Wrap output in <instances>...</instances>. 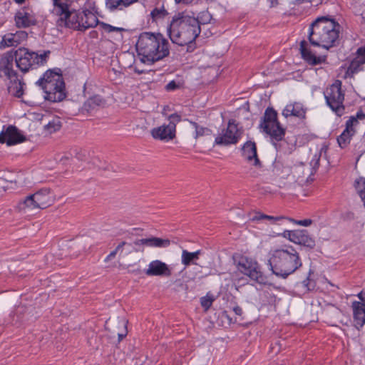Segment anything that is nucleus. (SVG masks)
I'll list each match as a JSON object with an SVG mask.
<instances>
[{
	"mask_svg": "<svg viewBox=\"0 0 365 365\" xmlns=\"http://www.w3.org/2000/svg\"><path fill=\"white\" fill-rule=\"evenodd\" d=\"M141 63L153 65L170 54L169 43L160 33L143 32L136 43Z\"/></svg>",
	"mask_w": 365,
	"mask_h": 365,
	"instance_id": "nucleus-1",
	"label": "nucleus"
},
{
	"mask_svg": "<svg viewBox=\"0 0 365 365\" xmlns=\"http://www.w3.org/2000/svg\"><path fill=\"white\" fill-rule=\"evenodd\" d=\"M302 265L298 252L292 246H284L274 250L268 259V266L272 274L287 279Z\"/></svg>",
	"mask_w": 365,
	"mask_h": 365,
	"instance_id": "nucleus-2",
	"label": "nucleus"
},
{
	"mask_svg": "<svg viewBox=\"0 0 365 365\" xmlns=\"http://www.w3.org/2000/svg\"><path fill=\"white\" fill-rule=\"evenodd\" d=\"M341 26L334 19L327 16L318 17L309 27V41L315 46L327 50L333 47L338 40Z\"/></svg>",
	"mask_w": 365,
	"mask_h": 365,
	"instance_id": "nucleus-3",
	"label": "nucleus"
},
{
	"mask_svg": "<svg viewBox=\"0 0 365 365\" xmlns=\"http://www.w3.org/2000/svg\"><path fill=\"white\" fill-rule=\"evenodd\" d=\"M201 31L195 17L179 13L173 16L169 26L168 33L173 43L183 46L192 43Z\"/></svg>",
	"mask_w": 365,
	"mask_h": 365,
	"instance_id": "nucleus-4",
	"label": "nucleus"
},
{
	"mask_svg": "<svg viewBox=\"0 0 365 365\" xmlns=\"http://www.w3.org/2000/svg\"><path fill=\"white\" fill-rule=\"evenodd\" d=\"M36 83L44 91L47 101L59 102L66 96L65 83L61 74L48 70Z\"/></svg>",
	"mask_w": 365,
	"mask_h": 365,
	"instance_id": "nucleus-5",
	"label": "nucleus"
},
{
	"mask_svg": "<svg viewBox=\"0 0 365 365\" xmlns=\"http://www.w3.org/2000/svg\"><path fill=\"white\" fill-rule=\"evenodd\" d=\"M11 51L16 67L23 73L43 66L51 53L50 51H45L43 53L39 54L26 47H19L16 50Z\"/></svg>",
	"mask_w": 365,
	"mask_h": 365,
	"instance_id": "nucleus-6",
	"label": "nucleus"
},
{
	"mask_svg": "<svg viewBox=\"0 0 365 365\" xmlns=\"http://www.w3.org/2000/svg\"><path fill=\"white\" fill-rule=\"evenodd\" d=\"M263 132L269 135L271 143L278 150V142L282 140L285 135L283 128L277 120V113L272 108H267L259 124Z\"/></svg>",
	"mask_w": 365,
	"mask_h": 365,
	"instance_id": "nucleus-7",
	"label": "nucleus"
},
{
	"mask_svg": "<svg viewBox=\"0 0 365 365\" xmlns=\"http://www.w3.org/2000/svg\"><path fill=\"white\" fill-rule=\"evenodd\" d=\"M54 197L49 188H43L20 201L18 207L21 210L45 209L53 204Z\"/></svg>",
	"mask_w": 365,
	"mask_h": 365,
	"instance_id": "nucleus-8",
	"label": "nucleus"
},
{
	"mask_svg": "<svg viewBox=\"0 0 365 365\" xmlns=\"http://www.w3.org/2000/svg\"><path fill=\"white\" fill-rule=\"evenodd\" d=\"M324 97L329 107L338 115L344 113V93L341 91V82L336 80L324 91Z\"/></svg>",
	"mask_w": 365,
	"mask_h": 365,
	"instance_id": "nucleus-9",
	"label": "nucleus"
},
{
	"mask_svg": "<svg viewBox=\"0 0 365 365\" xmlns=\"http://www.w3.org/2000/svg\"><path fill=\"white\" fill-rule=\"evenodd\" d=\"M236 265L237 270L247 276L251 280L261 284H266V277L261 271V267L256 260L242 256L239 258Z\"/></svg>",
	"mask_w": 365,
	"mask_h": 365,
	"instance_id": "nucleus-10",
	"label": "nucleus"
},
{
	"mask_svg": "<svg viewBox=\"0 0 365 365\" xmlns=\"http://www.w3.org/2000/svg\"><path fill=\"white\" fill-rule=\"evenodd\" d=\"M169 123L151 130L152 137L156 140L169 141L175 137L176 123L180 121V116L176 113L169 116Z\"/></svg>",
	"mask_w": 365,
	"mask_h": 365,
	"instance_id": "nucleus-11",
	"label": "nucleus"
},
{
	"mask_svg": "<svg viewBox=\"0 0 365 365\" xmlns=\"http://www.w3.org/2000/svg\"><path fill=\"white\" fill-rule=\"evenodd\" d=\"M365 114L361 110L357 111L356 115H352L346 122V128L341 134L337 138V143L340 148H346L351 141L352 136L355 134V128L359 124V120H364Z\"/></svg>",
	"mask_w": 365,
	"mask_h": 365,
	"instance_id": "nucleus-12",
	"label": "nucleus"
},
{
	"mask_svg": "<svg viewBox=\"0 0 365 365\" xmlns=\"http://www.w3.org/2000/svg\"><path fill=\"white\" fill-rule=\"evenodd\" d=\"M241 137V132L234 120H230L227 127L223 129L215 140L216 145H229L236 144Z\"/></svg>",
	"mask_w": 365,
	"mask_h": 365,
	"instance_id": "nucleus-13",
	"label": "nucleus"
},
{
	"mask_svg": "<svg viewBox=\"0 0 365 365\" xmlns=\"http://www.w3.org/2000/svg\"><path fill=\"white\" fill-rule=\"evenodd\" d=\"M14 23L18 29H26L37 24L35 13L27 6L18 10L14 15Z\"/></svg>",
	"mask_w": 365,
	"mask_h": 365,
	"instance_id": "nucleus-14",
	"label": "nucleus"
},
{
	"mask_svg": "<svg viewBox=\"0 0 365 365\" xmlns=\"http://www.w3.org/2000/svg\"><path fill=\"white\" fill-rule=\"evenodd\" d=\"M26 140V137L14 125H4L3 130L0 133V143H6L11 146Z\"/></svg>",
	"mask_w": 365,
	"mask_h": 365,
	"instance_id": "nucleus-15",
	"label": "nucleus"
},
{
	"mask_svg": "<svg viewBox=\"0 0 365 365\" xmlns=\"http://www.w3.org/2000/svg\"><path fill=\"white\" fill-rule=\"evenodd\" d=\"M14 54L12 51L4 53L0 57V78L4 81L13 79L18 74L14 69Z\"/></svg>",
	"mask_w": 365,
	"mask_h": 365,
	"instance_id": "nucleus-16",
	"label": "nucleus"
},
{
	"mask_svg": "<svg viewBox=\"0 0 365 365\" xmlns=\"http://www.w3.org/2000/svg\"><path fill=\"white\" fill-rule=\"evenodd\" d=\"M284 236L295 244L309 248H314L315 246V241L309 235L306 230H287Z\"/></svg>",
	"mask_w": 365,
	"mask_h": 365,
	"instance_id": "nucleus-17",
	"label": "nucleus"
},
{
	"mask_svg": "<svg viewBox=\"0 0 365 365\" xmlns=\"http://www.w3.org/2000/svg\"><path fill=\"white\" fill-rule=\"evenodd\" d=\"M28 33L25 31L19 30L16 33H9L2 36L0 41V49L8 47H16L19 44L26 41Z\"/></svg>",
	"mask_w": 365,
	"mask_h": 365,
	"instance_id": "nucleus-18",
	"label": "nucleus"
},
{
	"mask_svg": "<svg viewBox=\"0 0 365 365\" xmlns=\"http://www.w3.org/2000/svg\"><path fill=\"white\" fill-rule=\"evenodd\" d=\"M242 157L257 168H261L262 163L257 156V146L255 142L247 141L242 148Z\"/></svg>",
	"mask_w": 365,
	"mask_h": 365,
	"instance_id": "nucleus-19",
	"label": "nucleus"
},
{
	"mask_svg": "<svg viewBox=\"0 0 365 365\" xmlns=\"http://www.w3.org/2000/svg\"><path fill=\"white\" fill-rule=\"evenodd\" d=\"M148 276L170 277L172 274L169 266L160 260H154L150 262L148 268L145 270Z\"/></svg>",
	"mask_w": 365,
	"mask_h": 365,
	"instance_id": "nucleus-20",
	"label": "nucleus"
},
{
	"mask_svg": "<svg viewBox=\"0 0 365 365\" xmlns=\"http://www.w3.org/2000/svg\"><path fill=\"white\" fill-rule=\"evenodd\" d=\"M300 52L304 60L309 65L316 66L326 62L327 56H317L307 48V43L303 40L300 43Z\"/></svg>",
	"mask_w": 365,
	"mask_h": 365,
	"instance_id": "nucleus-21",
	"label": "nucleus"
},
{
	"mask_svg": "<svg viewBox=\"0 0 365 365\" xmlns=\"http://www.w3.org/2000/svg\"><path fill=\"white\" fill-rule=\"evenodd\" d=\"M79 15V31H85L100 24L98 17L89 10L81 11Z\"/></svg>",
	"mask_w": 365,
	"mask_h": 365,
	"instance_id": "nucleus-22",
	"label": "nucleus"
},
{
	"mask_svg": "<svg viewBox=\"0 0 365 365\" xmlns=\"http://www.w3.org/2000/svg\"><path fill=\"white\" fill-rule=\"evenodd\" d=\"M351 307L355 325L358 329L361 328L365 324V303L354 302Z\"/></svg>",
	"mask_w": 365,
	"mask_h": 365,
	"instance_id": "nucleus-23",
	"label": "nucleus"
},
{
	"mask_svg": "<svg viewBox=\"0 0 365 365\" xmlns=\"http://www.w3.org/2000/svg\"><path fill=\"white\" fill-rule=\"evenodd\" d=\"M134 244L135 245H145L153 247H168L170 245V240L168 239L152 237L149 238L136 240L134 242Z\"/></svg>",
	"mask_w": 365,
	"mask_h": 365,
	"instance_id": "nucleus-24",
	"label": "nucleus"
},
{
	"mask_svg": "<svg viewBox=\"0 0 365 365\" xmlns=\"http://www.w3.org/2000/svg\"><path fill=\"white\" fill-rule=\"evenodd\" d=\"M81 11H70L68 13V16L63 17V19H58V23L60 26H65L66 27L72 28L73 29L79 30L80 23H79V13Z\"/></svg>",
	"mask_w": 365,
	"mask_h": 365,
	"instance_id": "nucleus-25",
	"label": "nucleus"
},
{
	"mask_svg": "<svg viewBox=\"0 0 365 365\" xmlns=\"http://www.w3.org/2000/svg\"><path fill=\"white\" fill-rule=\"evenodd\" d=\"M8 80L9 81L7 88L9 93L16 98H21L24 95L25 83L18 78V74L13 79Z\"/></svg>",
	"mask_w": 365,
	"mask_h": 365,
	"instance_id": "nucleus-26",
	"label": "nucleus"
},
{
	"mask_svg": "<svg viewBox=\"0 0 365 365\" xmlns=\"http://www.w3.org/2000/svg\"><path fill=\"white\" fill-rule=\"evenodd\" d=\"M282 115L285 118H288L289 116L304 118L305 110L304 109L303 106L299 103H291L287 105L282 111Z\"/></svg>",
	"mask_w": 365,
	"mask_h": 365,
	"instance_id": "nucleus-27",
	"label": "nucleus"
},
{
	"mask_svg": "<svg viewBox=\"0 0 365 365\" xmlns=\"http://www.w3.org/2000/svg\"><path fill=\"white\" fill-rule=\"evenodd\" d=\"M138 0H106V6L110 11L123 10Z\"/></svg>",
	"mask_w": 365,
	"mask_h": 365,
	"instance_id": "nucleus-28",
	"label": "nucleus"
},
{
	"mask_svg": "<svg viewBox=\"0 0 365 365\" xmlns=\"http://www.w3.org/2000/svg\"><path fill=\"white\" fill-rule=\"evenodd\" d=\"M53 13L59 16V19H63L68 16L69 10L68 0H53Z\"/></svg>",
	"mask_w": 365,
	"mask_h": 365,
	"instance_id": "nucleus-29",
	"label": "nucleus"
},
{
	"mask_svg": "<svg viewBox=\"0 0 365 365\" xmlns=\"http://www.w3.org/2000/svg\"><path fill=\"white\" fill-rule=\"evenodd\" d=\"M202 254V251L198 250L195 252H190L187 250H182L181 255V262L185 267H188L190 264H196V261L199 259L200 256Z\"/></svg>",
	"mask_w": 365,
	"mask_h": 365,
	"instance_id": "nucleus-30",
	"label": "nucleus"
},
{
	"mask_svg": "<svg viewBox=\"0 0 365 365\" xmlns=\"http://www.w3.org/2000/svg\"><path fill=\"white\" fill-rule=\"evenodd\" d=\"M364 63L356 57L350 62L344 74V78H354L355 74L363 71Z\"/></svg>",
	"mask_w": 365,
	"mask_h": 365,
	"instance_id": "nucleus-31",
	"label": "nucleus"
},
{
	"mask_svg": "<svg viewBox=\"0 0 365 365\" xmlns=\"http://www.w3.org/2000/svg\"><path fill=\"white\" fill-rule=\"evenodd\" d=\"M104 100L100 96H94L89 98L83 104V109L88 113L92 112L98 107L103 106Z\"/></svg>",
	"mask_w": 365,
	"mask_h": 365,
	"instance_id": "nucleus-32",
	"label": "nucleus"
},
{
	"mask_svg": "<svg viewBox=\"0 0 365 365\" xmlns=\"http://www.w3.org/2000/svg\"><path fill=\"white\" fill-rule=\"evenodd\" d=\"M354 187L365 206V178H359L354 182Z\"/></svg>",
	"mask_w": 365,
	"mask_h": 365,
	"instance_id": "nucleus-33",
	"label": "nucleus"
},
{
	"mask_svg": "<svg viewBox=\"0 0 365 365\" xmlns=\"http://www.w3.org/2000/svg\"><path fill=\"white\" fill-rule=\"evenodd\" d=\"M168 14V13L164 6H162L160 8H155L150 13L152 19L155 21L163 19Z\"/></svg>",
	"mask_w": 365,
	"mask_h": 365,
	"instance_id": "nucleus-34",
	"label": "nucleus"
},
{
	"mask_svg": "<svg viewBox=\"0 0 365 365\" xmlns=\"http://www.w3.org/2000/svg\"><path fill=\"white\" fill-rule=\"evenodd\" d=\"M212 19V15L207 11L200 12L195 20L197 21L198 26L210 24Z\"/></svg>",
	"mask_w": 365,
	"mask_h": 365,
	"instance_id": "nucleus-35",
	"label": "nucleus"
},
{
	"mask_svg": "<svg viewBox=\"0 0 365 365\" xmlns=\"http://www.w3.org/2000/svg\"><path fill=\"white\" fill-rule=\"evenodd\" d=\"M99 25L101 26L102 29L107 33H111V32H114V31L121 32V31H124L125 30L123 28L115 27V26H111L108 24H106L105 22H100Z\"/></svg>",
	"mask_w": 365,
	"mask_h": 365,
	"instance_id": "nucleus-36",
	"label": "nucleus"
},
{
	"mask_svg": "<svg viewBox=\"0 0 365 365\" xmlns=\"http://www.w3.org/2000/svg\"><path fill=\"white\" fill-rule=\"evenodd\" d=\"M190 123L192 125V126L195 129V137L202 136L205 135L207 132H209V129L206 128H203L201 126H199L198 124L195 122L190 121Z\"/></svg>",
	"mask_w": 365,
	"mask_h": 365,
	"instance_id": "nucleus-37",
	"label": "nucleus"
},
{
	"mask_svg": "<svg viewBox=\"0 0 365 365\" xmlns=\"http://www.w3.org/2000/svg\"><path fill=\"white\" fill-rule=\"evenodd\" d=\"M75 160H78L80 161L86 162L88 160V153L86 150H80L76 153V155L73 158L71 159L72 162H74Z\"/></svg>",
	"mask_w": 365,
	"mask_h": 365,
	"instance_id": "nucleus-38",
	"label": "nucleus"
},
{
	"mask_svg": "<svg viewBox=\"0 0 365 365\" xmlns=\"http://www.w3.org/2000/svg\"><path fill=\"white\" fill-rule=\"evenodd\" d=\"M287 220H289L290 222H293L296 225L304 226V227H308L312 224V220L310 219H305V220H296L294 219L287 218Z\"/></svg>",
	"mask_w": 365,
	"mask_h": 365,
	"instance_id": "nucleus-39",
	"label": "nucleus"
},
{
	"mask_svg": "<svg viewBox=\"0 0 365 365\" xmlns=\"http://www.w3.org/2000/svg\"><path fill=\"white\" fill-rule=\"evenodd\" d=\"M356 58L365 64V46L357 48L356 51Z\"/></svg>",
	"mask_w": 365,
	"mask_h": 365,
	"instance_id": "nucleus-40",
	"label": "nucleus"
},
{
	"mask_svg": "<svg viewBox=\"0 0 365 365\" xmlns=\"http://www.w3.org/2000/svg\"><path fill=\"white\" fill-rule=\"evenodd\" d=\"M181 84L180 83L176 82L175 81H170L165 87L167 91H173L178 88H180Z\"/></svg>",
	"mask_w": 365,
	"mask_h": 365,
	"instance_id": "nucleus-41",
	"label": "nucleus"
},
{
	"mask_svg": "<svg viewBox=\"0 0 365 365\" xmlns=\"http://www.w3.org/2000/svg\"><path fill=\"white\" fill-rule=\"evenodd\" d=\"M200 303L202 307L207 309L211 307L212 304V299L203 297L200 299Z\"/></svg>",
	"mask_w": 365,
	"mask_h": 365,
	"instance_id": "nucleus-42",
	"label": "nucleus"
},
{
	"mask_svg": "<svg viewBox=\"0 0 365 365\" xmlns=\"http://www.w3.org/2000/svg\"><path fill=\"white\" fill-rule=\"evenodd\" d=\"M267 217L268 218H266L265 220H269L270 222V224L272 225L277 224L279 221L287 220V218L282 216L274 217L271 215H267Z\"/></svg>",
	"mask_w": 365,
	"mask_h": 365,
	"instance_id": "nucleus-43",
	"label": "nucleus"
},
{
	"mask_svg": "<svg viewBox=\"0 0 365 365\" xmlns=\"http://www.w3.org/2000/svg\"><path fill=\"white\" fill-rule=\"evenodd\" d=\"M268 218L267 215L262 213H257L252 218L253 221H259Z\"/></svg>",
	"mask_w": 365,
	"mask_h": 365,
	"instance_id": "nucleus-44",
	"label": "nucleus"
},
{
	"mask_svg": "<svg viewBox=\"0 0 365 365\" xmlns=\"http://www.w3.org/2000/svg\"><path fill=\"white\" fill-rule=\"evenodd\" d=\"M117 254V252L115 251V250L113 251H112L105 259V262H108V261H110V259H113L115 255Z\"/></svg>",
	"mask_w": 365,
	"mask_h": 365,
	"instance_id": "nucleus-45",
	"label": "nucleus"
},
{
	"mask_svg": "<svg viewBox=\"0 0 365 365\" xmlns=\"http://www.w3.org/2000/svg\"><path fill=\"white\" fill-rule=\"evenodd\" d=\"M134 71L136 73L142 74V73H146L148 71L143 70V69H140L139 67H138V64L136 63L135 66V68H134Z\"/></svg>",
	"mask_w": 365,
	"mask_h": 365,
	"instance_id": "nucleus-46",
	"label": "nucleus"
},
{
	"mask_svg": "<svg viewBox=\"0 0 365 365\" xmlns=\"http://www.w3.org/2000/svg\"><path fill=\"white\" fill-rule=\"evenodd\" d=\"M233 312L237 315H239V316L242 315V309L239 306H235V307H233Z\"/></svg>",
	"mask_w": 365,
	"mask_h": 365,
	"instance_id": "nucleus-47",
	"label": "nucleus"
},
{
	"mask_svg": "<svg viewBox=\"0 0 365 365\" xmlns=\"http://www.w3.org/2000/svg\"><path fill=\"white\" fill-rule=\"evenodd\" d=\"M358 297L361 299V302H365V291H361L360 293H359L358 294Z\"/></svg>",
	"mask_w": 365,
	"mask_h": 365,
	"instance_id": "nucleus-48",
	"label": "nucleus"
},
{
	"mask_svg": "<svg viewBox=\"0 0 365 365\" xmlns=\"http://www.w3.org/2000/svg\"><path fill=\"white\" fill-rule=\"evenodd\" d=\"M127 243L125 242H122L121 243H120L117 247L115 249V252H118L119 250H120L124 245H125Z\"/></svg>",
	"mask_w": 365,
	"mask_h": 365,
	"instance_id": "nucleus-49",
	"label": "nucleus"
},
{
	"mask_svg": "<svg viewBox=\"0 0 365 365\" xmlns=\"http://www.w3.org/2000/svg\"><path fill=\"white\" fill-rule=\"evenodd\" d=\"M303 284L304 287H306L309 290L311 289V287H309V279L307 277L305 280L303 281Z\"/></svg>",
	"mask_w": 365,
	"mask_h": 365,
	"instance_id": "nucleus-50",
	"label": "nucleus"
},
{
	"mask_svg": "<svg viewBox=\"0 0 365 365\" xmlns=\"http://www.w3.org/2000/svg\"><path fill=\"white\" fill-rule=\"evenodd\" d=\"M270 5H269V7L272 8V7H274L276 6L277 4H278V1L277 0H267Z\"/></svg>",
	"mask_w": 365,
	"mask_h": 365,
	"instance_id": "nucleus-51",
	"label": "nucleus"
},
{
	"mask_svg": "<svg viewBox=\"0 0 365 365\" xmlns=\"http://www.w3.org/2000/svg\"><path fill=\"white\" fill-rule=\"evenodd\" d=\"M70 159H69V157L68 156H64L63 157L60 161L62 163V164H65L66 163L67 161H68Z\"/></svg>",
	"mask_w": 365,
	"mask_h": 365,
	"instance_id": "nucleus-52",
	"label": "nucleus"
},
{
	"mask_svg": "<svg viewBox=\"0 0 365 365\" xmlns=\"http://www.w3.org/2000/svg\"><path fill=\"white\" fill-rule=\"evenodd\" d=\"M193 0H175L177 3L182 2L184 4H190Z\"/></svg>",
	"mask_w": 365,
	"mask_h": 365,
	"instance_id": "nucleus-53",
	"label": "nucleus"
},
{
	"mask_svg": "<svg viewBox=\"0 0 365 365\" xmlns=\"http://www.w3.org/2000/svg\"><path fill=\"white\" fill-rule=\"evenodd\" d=\"M118 336L119 341H120V340H122L125 336V334H118Z\"/></svg>",
	"mask_w": 365,
	"mask_h": 365,
	"instance_id": "nucleus-54",
	"label": "nucleus"
},
{
	"mask_svg": "<svg viewBox=\"0 0 365 365\" xmlns=\"http://www.w3.org/2000/svg\"><path fill=\"white\" fill-rule=\"evenodd\" d=\"M15 3L17 4H22L25 2V0H14Z\"/></svg>",
	"mask_w": 365,
	"mask_h": 365,
	"instance_id": "nucleus-55",
	"label": "nucleus"
},
{
	"mask_svg": "<svg viewBox=\"0 0 365 365\" xmlns=\"http://www.w3.org/2000/svg\"><path fill=\"white\" fill-rule=\"evenodd\" d=\"M316 165H318L319 164V159L317 160L316 163H315Z\"/></svg>",
	"mask_w": 365,
	"mask_h": 365,
	"instance_id": "nucleus-56",
	"label": "nucleus"
}]
</instances>
